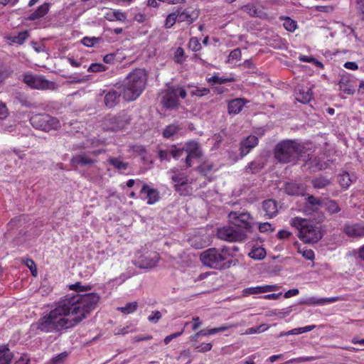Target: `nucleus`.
<instances>
[{"label":"nucleus","mask_w":364,"mask_h":364,"mask_svg":"<svg viewBox=\"0 0 364 364\" xmlns=\"http://www.w3.org/2000/svg\"><path fill=\"white\" fill-rule=\"evenodd\" d=\"M50 4L44 3L42 5L39 6L35 11L31 13L30 16L27 18L29 21H36L41 18L44 17L49 11Z\"/></svg>","instance_id":"a878e982"},{"label":"nucleus","mask_w":364,"mask_h":364,"mask_svg":"<svg viewBox=\"0 0 364 364\" xmlns=\"http://www.w3.org/2000/svg\"><path fill=\"white\" fill-rule=\"evenodd\" d=\"M291 311V307H287L286 309H284L282 310H274L271 311V313L269 314V316H277V317L282 318L285 316H288Z\"/></svg>","instance_id":"6e6d98bb"},{"label":"nucleus","mask_w":364,"mask_h":364,"mask_svg":"<svg viewBox=\"0 0 364 364\" xmlns=\"http://www.w3.org/2000/svg\"><path fill=\"white\" fill-rule=\"evenodd\" d=\"M213 168V165L208 162H203L199 167L198 170L200 173L207 175L209 173Z\"/></svg>","instance_id":"052dcab7"},{"label":"nucleus","mask_w":364,"mask_h":364,"mask_svg":"<svg viewBox=\"0 0 364 364\" xmlns=\"http://www.w3.org/2000/svg\"><path fill=\"white\" fill-rule=\"evenodd\" d=\"M29 37L28 31L20 32L16 36H11L8 37V39L13 43L22 45L26 39Z\"/></svg>","instance_id":"f704fd0d"},{"label":"nucleus","mask_w":364,"mask_h":364,"mask_svg":"<svg viewBox=\"0 0 364 364\" xmlns=\"http://www.w3.org/2000/svg\"><path fill=\"white\" fill-rule=\"evenodd\" d=\"M338 85L339 90L345 95H353L355 92V87L352 84L351 75L346 71H343L340 75Z\"/></svg>","instance_id":"f8f14e48"},{"label":"nucleus","mask_w":364,"mask_h":364,"mask_svg":"<svg viewBox=\"0 0 364 364\" xmlns=\"http://www.w3.org/2000/svg\"><path fill=\"white\" fill-rule=\"evenodd\" d=\"M138 304L136 301H133L126 304L124 306L117 307V310L124 314H129L136 311Z\"/></svg>","instance_id":"58836bf2"},{"label":"nucleus","mask_w":364,"mask_h":364,"mask_svg":"<svg viewBox=\"0 0 364 364\" xmlns=\"http://www.w3.org/2000/svg\"><path fill=\"white\" fill-rule=\"evenodd\" d=\"M300 304H306V305H318L322 306L321 299L317 298L316 296H311L306 298L304 301H301Z\"/></svg>","instance_id":"13d9d810"},{"label":"nucleus","mask_w":364,"mask_h":364,"mask_svg":"<svg viewBox=\"0 0 364 364\" xmlns=\"http://www.w3.org/2000/svg\"><path fill=\"white\" fill-rule=\"evenodd\" d=\"M262 209L265 213V215L269 218H273L278 213L277 205L273 200H264L262 203Z\"/></svg>","instance_id":"bb28decb"},{"label":"nucleus","mask_w":364,"mask_h":364,"mask_svg":"<svg viewBox=\"0 0 364 364\" xmlns=\"http://www.w3.org/2000/svg\"><path fill=\"white\" fill-rule=\"evenodd\" d=\"M23 82L31 88L37 90H47L52 83L42 75H34L31 73L23 75Z\"/></svg>","instance_id":"1a4fd4ad"},{"label":"nucleus","mask_w":364,"mask_h":364,"mask_svg":"<svg viewBox=\"0 0 364 364\" xmlns=\"http://www.w3.org/2000/svg\"><path fill=\"white\" fill-rule=\"evenodd\" d=\"M105 18L109 21L124 22L127 20V14L119 10H110L105 14Z\"/></svg>","instance_id":"cd10ccee"},{"label":"nucleus","mask_w":364,"mask_h":364,"mask_svg":"<svg viewBox=\"0 0 364 364\" xmlns=\"http://www.w3.org/2000/svg\"><path fill=\"white\" fill-rule=\"evenodd\" d=\"M13 357V353L6 346H0V364H10Z\"/></svg>","instance_id":"c756f323"},{"label":"nucleus","mask_w":364,"mask_h":364,"mask_svg":"<svg viewBox=\"0 0 364 364\" xmlns=\"http://www.w3.org/2000/svg\"><path fill=\"white\" fill-rule=\"evenodd\" d=\"M170 172L172 173L171 176V181L175 183V190L180 192L181 195H183V193L181 192V188L188 183V176L184 173H178L176 168L171 169ZM184 195L186 194L184 193Z\"/></svg>","instance_id":"2eb2a0df"},{"label":"nucleus","mask_w":364,"mask_h":364,"mask_svg":"<svg viewBox=\"0 0 364 364\" xmlns=\"http://www.w3.org/2000/svg\"><path fill=\"white\" fill-rule=\"evenodd\" d=\"M173 60L177 64H183L186 60L185 51L182 47H178L174 52Z\"/></svg>","instance_id":"a19ab883"},{"label":"nucleus","mask_w":364,"mask_h":364,"mask_svg":"<svg viewBox=\"0 0 364 364\" xmlns=\"http://www.w3.org/2000/svg\"><path fill=\"white\" fill-rule=\"evenodd\" d=\"M269 328V326L267 324H261L256 327L249 328L246 330V334H255L262 333L267 331Z\"/></svg>","instance_id":"5fc2aeb1"},{"label":"nucleus","mask_w":364,"mask_h":364,"mask_svg":"<svg viewBox=\"0 0 364 364\" xmlns=\"http://www.w3.org/2000/svg\"><path fill=\"white\" fill-rule=\"evenodd\" d=\"M188 46L193 52H198L202 49V46L197 37H191L188 41Z\"/></svg>","instance_id":"09e8293b"},{"label":"nucleus","mask_w":364,"mask_h":364,"mask_svg":"<svg viewBox=\"0 0 364 364\" xmlns=\"http://www.w3.org/2000/svg\"><path fill=\"white\" fill-rule=\"evenodd\" d=\"M102 127L106 131H116L121 129L122 124L117 116L107 115L102 122Z\"/></svg>","instance_id":"aec40b11"},{"label":"nucleus","mask_w":364,"mask_h":364,"mask_svg":"<svg viewBox=\"0 0 364 364\" xmlns=\"http://www.w3.org/2000/svg\"><path fill=\"white\" fill-rule=\"evenodd\" d=\"M304 146L296 140L284 139L274 149V158L282 164L296 161L304 152Z\"/></svg>","instance_id":"20e7f679"},{"label":"nucleus","mask_w":364,"mask_h":364,"mask_svg":"<svg viewBox=\"0 0 364 364\" xmlns=\"http://www.w3.org/2000/svg\"><path fill=\"white\" fill-rule=\"evenodd\" d=\"M291 225L293 228H314L311 225H309L307 220L299 217L292 219Z\"/></svg>","instance_id":"79ce46f5"},{"label":"nucleus","mask_w":364,"mask_h":364,"mask_svg":"<svg viewBox=\"0 0 364 364\" xmlns=\"http://www.w3.org/2000/svg\"><path fill=\"white\" fill-rule=\"evenodd\" d=\"M356 5L360 19L364 21V0H356Z\"/></svg>","instance_id":"774afa93"},{"label":"nucleus","mask_w":364,"mask_h":364,"mask_svg":"<svg viewBox=\"0 0 364 364\" xmlns=\"http://www.w3.org/2000/svg\"><path fill=\"white\" fill-rule=\"evenodd\" d=\"M16 100L22 105L26 107H34L30 98L23 93L18 92L16 95Z\"/></svg>","instance_id":"ea45409f"},{"label":"nucleus","mask_w":364,"mask_h":364,"mask_svg":"<svg viewBox=\"0 0 364 364\" xmlns=\"http://www.w3.org/2000/svg\"><path fill=\"white\" fill-rule=\"evenodd\" d=\"M259 142L256 136L250 135L240 142V151L241 157L245 156L255 148Z\"/></svg>","instance_id":"f3484780"},{"label":"nucleus","mask_w":364,"mask_h":364,"mask_svg":"<svg viewBox=\"0 0 364 364\" xmlns=\"http://www.w3.org/2000/svg\"><path fill=\"white\" fill-rule=\"evenodd\" d=\"M296 99L301 103H308L313 99V92L309 88L300 89L296 92Z\"/></svg>","instance_id":"c85d7f7f"},{"label":"nucleus","mask_w":364,"mask_h":364,"mask_svg":"<svg viewBox=\"0 0 364 364\" xmlns=\"http://www.w3.org/2000/svg\"><path fill=\"white\" fill-rule=\"evenodd\" d=\"M279 287L277 285H264L245 288L242 290V294L244 296H249L252 294H258L269 291H274L278 290Z\"/></svg>","instance_id":"6ab92c4d"},{"label":"nucleus","mask_w":364,"mask_h":364,"mask_svg":"<svg viewBox=\"0 0 364 364\" xmlns=\"http://www.w3.org/2000/svg\"><path fill=\"white\" fill-rule=\"evenodd\" d=\"M284 191L287 194L291 196H305L306 186L301 183L289 182L284 186Z\"/></svg>","instance_id":"a211bd4d"},{"label":"nucleus","mask_w":364,"mask_h":364,"mask_svg":"<svg viewBox=\"0 0 364 364\" xmlns=\"http://www.w3.org/2000/svg\"><path fill=\"white\" fill-rule=\"evenodd\" d=\"M101 41V38L97 37H84L81 42L86 47H93L96 44L99 43Z\"/></svg>","instance_id":"603ef678"},{"label":"nucleus","mask_w":364,"mask_h":364,"mask_svg":"<svg viewBox=\"0 0 364 364\" xmlns=\"http://www.w3.org/2000/svg\"><path fill=\"white\" fill-rule=\"evenodd\" d=\"M212 344L210 343H203L200 345L196 346L195 348L198 352L205 353L208 352L212 349Z\"/></svg>","instance_id":"69168bd1"},{"label":"nucleus","mask_w":364,"mask_h":364,"mask_svg":"<svg viewBox=\"0 0 364 364\" xmlns=\"http://www.w3.org/2000/svg\"><path fill=\"white\" fill-rule=\"evenodd\" d=\"M329 183V181L325 178H317L312 181L315 188H323Z\"/></svg>","instance_id":"4d7b16f0"},{"label":"nucleus","mask_w":364,"mask_h":364,"mask_svg":"<svg viewBox=\"0 0 364 364\" xmlns=\"http://www.w3.org/2000/svg\"><path fill=\"white\" fill-rule=\"evenodd\" d=\"M184 151L185 146L178 147L177 145L173 144L171 146L169 153L174 159L177 160L183 155Z\"/></svg>","instance_id":"c03bdc74"},{"label":"nucleus","mask_w":364,"mask_h":364,"mask_svg":"<svg viewBox=\"0 0 364 364\" xmlns=\"http://www.w3.org/2000/svg\"><path fill=\"white\" fill-rule=\"evenodd\" d=\"M237 247H227L222 248L211 247L202 252L200 260L202 264L211 269L222 270L229 269L233 264L232 259L238 252Z\"/></svg>","instance_id":"f03ea898"},{"label":"nucleus","mask_w":364,"mask_h":364,"mask_svg":"<svg viewBox=\"0 0 364 364\" xmlns=\"http://www.w3.org/2000/svg\"><path fill=\"white\" fill-rule=\"evenodd\" d=\"M30 123L35 129L45 132L56 130L60 127V123L57 118L45 113L32 115Z\"/></svg>","instance_id":"0eeeda50"},{"label":"nucleus","mask_w":364,"mask_h":364,"mask_svg":"<svg viewBox=\"0 0 364 364\" xmlns=\"http://www.w3.org/2000/svg\"><path fill=\"white\" fill-rule=\"evenodd\" d=\"M249 257L254 259H262L266 255V251L263 247H254L248 254Z\"/></svg>","instance_id":"4c0bfd02"},{"label":"nucleus","mask_w":364,"mask_h":364,"mask_svg":"<svg viewBox=\"0 0 364 364\" xmlns=\"http://www.w3.org/2000/svg\"><path fill=\"white\" fill-rule=\"evenodd\" d=\"M210 93V90L207 87H197L195 90L191 92V96H197L202 97L206 96Z\"/></svg>","instance_id":"864d4df0"},{"label":"nucleus","mask_w":364,"mask_h":364,"mask_svg":"<svg viewBox=\"0 0 364 364\" xmlns=\"http://www.w3.org/2000/svg\"><path fill=\"white\" fill-rule=\"evenodd\" d=\"M188 243L195 249H203L211 242L209 235L200 232H196L187 238Z\"/></svg>","instance_id":"9d476101"},{"label":"nucleus","mask_w":364,"mask_h":364,"mask_svg":"<svg viewBox=\"0 0 364 364\" xmlns=\"http://www.w3.org/2000/svg\"><path fill=\"white\" fill-rule=\"evenodd\" d=\"M178 22H185L190 25L198 18V11L191 8H186L182 11L176 10Z\"/></svg>","instance_id":"dca6fc26"},{"label":"nucleus","mask_w":364,"mask_h":364,"mask_svg":"<svg viewBox=\"0 0 364 364\" xmlns=\"http://www.w3.org/2000/svg\"><path fill=\"white\" fill-rule=\"evenodd\" d=\"M22 262L30 269L32 275L36 277L38 270L35 262L31 258H23Z\"/></svg>","instance_id":"a18cd8bd"},{"label":"nucleus","mask_w":364,"mask_h":364,"mask_svg":"<svg viewBox=\"0 0 364 364\" xmlns=\"http://www.w3.org/2000/svg\"><path fill=\"white\" fill-rule=\"evenodd\" d=\"M298 237L305 243L317 242L323 236L321 229H298Z\"/></svg>","instance_id":"9b49d317"},{"label":"nucleus","mask_w":364,"mask_h":364,"mask_svg":"<svg viewBox=\"0 0 364 364\" xmlns=\"http://www.w3.org/2000/svg\"><path fill=\"white\" fill-rule=\"evenodd\" d=\"M141 194H146L147 199V203L152 205L156 203L159 200V193L156 189L151 188L148 184H144Z\"/></svg>","instance_id":"4be33fe9"},{"label":"nucleus","mask_w":364,"mask_h":364,"mask_svg":"<svg viewBox=\"0 0 364 364\" xmlns=\"http://www.w3.org/2000/svg\"><path fill=\"white\" fill-rule=\"evenodd\" d=\"M228 221L235 228H263V225L270 224L268 223L256 222L254 218L247 212L232 211L228 214Z\"/></svg>","instance_id":"39448f33"},{"label":"nucleus","mask_w":364,"mask_h":364,"mask_svg":"<svg viewBox=\"0 0 364 364\" xmlns=\"http://www.w3.org/2000/svg\"><path fill=\"white\" fill-rule=\"evenodd\" d=\"M323 206L330 214H335L341 210V208L336 200L331 199H324L323 201Z\"/></svg>","instance_id":"72a5a7b5"},{"label":"nucleus","mask_w":364,"mask_h":364,"mask_svg":"<svg viewBox=\"0 0 364 364\" xmlns=\"http://www.w3.org/2000/svg\"><path fill=\"white\" fill-rule=\"evenodd\" d=\"M323 201L313 195H308L304 204V212L306 215H312L317 213L319 208L323 206Z\"/></svg>","instance_id":"4468645a"},{"label":"nucleus","mask_w":364,"mask_h":364,"mask_svg":"<svg viewBox=\"0 0 364 364\" xmlns=\"http://www.w3.org/2000/svg\"><path fill=\"white\" fill-rule=\"evenodd\" d=\"M68 353L66 352L61 353L56 356L53 357L50 360V364H61L67 358Z\"/></svg>","instance_id":"680f3d73"},{"label":"nucleus","mask_w":364,"mask_h":364,"mask_svg":"<svg viewBox=\"0 0 364 364\" xmlns=\"http://www.w3.org/2000/svg\"><path fill=\"white\" fill-rule=\"evenodd\" d=\"M178 96L185 99L187 96L186 90L181 86H170L164 92L161 103L167 109H177L180 105Z\"/></svg>","instance_id":"423d86ee"},{"label":"nucleus","mask_w":364,"mask_h":364,"mask_svg":"<svg viewBox=\"0 0 364 364\" xmlns=\"http://www.w3.org/2000/svg\"><path fill=\"white\" fill-rule=\"evenodd\" d=\"M70 289L75 291L77 292L85 291L90 289V286H82L80 282H76L74 284L70 285Z\"/></svg>","instance_id":"0e129e2a"},{"label":"nucleus","mask_w":364,"mask_h":364,"mask_svg":"<svg viewBox=\"0 0 364 364\" xmlns=\"http://www.w3.org/2000/svg\"><path fill=\"white\" fill-rule=\"evenodd\" d=\"M216 235L218 239L229 242H240L247 238L243 229H217Z\"/></svg>","instance_id":"6e6552de"},{"label":"nucleus","mask_w":364,"mask_h":364,"mask_svg":"<svg viewBox=\"0 0 364 364\" xmlns=\"http://www.w3.org/2000/svg\"><path fill=\"white\" fill-rule=\"evenodd\" d=\"M121 95L122 92L119 93L114 90L109 91L107 93H106L104 97L105 106L109 108L115 107L117 104H119Z\"/></svg>","instance_id":"b1692460"},{"label":"nucleus","mask_w":364,"mask_h":364,"mask_svg":"<svg viewBox=\"0 0 364 364\" xmlns=\"http://www.w3.org/2000/svg\"><path fill=\"white\" fill-rule=\"evenodd\" d=\"M30 220L31 218L28 215L22 214L11 219L9 225L11 228L26 226Z\"/></svg>","instance_id":"7c9ffc66"},{"label":"nucleus","mask_w":364,"mask_h":364,"mask_svg":"<svg viewBox=\"0 0 364 364\" xmlns=\"http://www.w3.org/2000/svg\"><path fill=\"white\" fill-rule=\"evenodd\" d=\"M95 159H92L89 155H87L85 153L77 154L71 159V164L73 165H92L95 164Z\"/></svg>","instance_id":"393cba45"},{"label":"nucleus","mask_w":364,"mask_h":364,"mask_svg":"<svg viewBox=\"0 0 364 364\" xmlns=\"http://www.w3.org/2000/svg\"><path fill=\"white\" fill-rule=\"evenodd\" d=\"M207 81L208 82H213L214 84L222 85V84H225L226 82H232L233 79L220 77L217 75H213L210 77L208 78Z\"/></svg>","instance_id":"de8ad7c7"},{"label":"nucleus","mask_w":364,"mask_h":364,"mask_svg":"<svg viewBox=\"0 0 364 364\" xmlns=\"http://www.w3.org/2000/svg\"><path fill=\"white\" fill-rule=\"evenodd\" d=\"M181 129L178 124H171L165 127L162 132V136L166 139H170L176 135Z\"/></svg>","instance_id":"473e14b6"},{"label":"nucleus","mask_w":364,"mask_h":364,"mask_svg":"<svg viewBox=\"0 0 364 364\" xmlns=\"http://www.w3.org/2000/svg\"><path fill=\"white\" fill-rule=\"evenodd\" d=\"M131 150L140 156H144L146 154V149L144 146L135 144L131 146Z\"/></svg>","instance_id":"338daca9"},{"label":"nucleus","mask_w":364,"mask_h":364,"mask_svg":"<svg viewBox=\"0 0 364 364\" xmlns=\"http://www.w3.org/2000/svg\"><path fill=\"white\" fill-rule=\"evenodd\" d=\"M184 146L185 151L189 156L196 159H199L202 156V151L200 150V145L196 141H188L186 142Z\"/></svg>","instance_id":"5701e85b"},{"label":"nucleus","mask_w":364,"mask_h":364,"mask_svg":"<svg viewBox=\"0 0 364 364\" xmlns=\"http://www.w3.org/2000/svg\"><path fill=\"white\" fill-rule=\"evenodd\" d=\"M162 312L160 311H151V314L148 316V321L152 323H156L162 318Z\"/></svg>","instance_id":"bf43d9fd"},{"label":"nucleus","mask_w":364,"mask_h":364,"mask_svg":"<svg viewBox=\"0 0 364 364\" xmlns=\"http://www.w3.org/2000/svg\"><path fill=\"white\" fill-rule=\"evenodd\" d=\"M106 70H107L106 66L102 63H92L88 68V71L92 72V73L103 72V71H105Z\"/></svg>","instance_id":"e2e57ef3"},{"label":"nucleus","mask_w":364,"mask_h":364,"mask_svg":"<svg viewBox=\"0 0 364 364\" xmlns=\"http://www.w3.org/2000/svg\"><path fill=\"white\" fill-rule=\"evenodd\" d=\"M315 328H316L315 325H311V326H306L304 327L296 328H294L289 331H287L286 334H289V335L301 334L303 333L311 331L314 330Z\"/></svg>","instance_id":"49530a36"},{"label":"nucleus","mask_w":364,"mask_h":364,"mask_svg":"<svg viewBox=\"0 0 364 364\" xmlns=\"http://www.w3.org/2000/svg\"><path fill=\"white\" fill-rule=\"evenodd\" d=\"M249 101L245 98H235L228 103V110L230 114H239Z\"/></svg>","instance_id":"412c9836"},{"label":"nucleus","mask_w":364,"mask_h":364,"mask_svg":"<svg viewBox=\"0 0 364 364\" xmlns=\"http://www.w3.org/2000/svg\"><path fill=\"white\" fill-rule=\"evenodd\" d=\"M107 162L119 171H125L129 166V164L122 161L119 157H109Z\"/></svg>","instance_id":"2f4dec72"},{"label":"nucleus","mask_w":364,"mask_h":364,"mask_svg":"<svg viewBox=\"0 0 364 364\" xmlns=\"http://www.w3.org/2000/svg\"><path fill=\"white\" fill-rule=\"evenodd\" d=\"M160 257L156 252H146L139 258V267L141 268H152L156 266Z\"/></svg>","instance_id":"ddd939ff"},{"label":"nucleus","mask_w":364,"mask_h":364,"mask_svg":"<svg viewBox=\"0 0 364 364\" xmlns=\"http://www.w3.org/2000/svg\"><path fill=\"white\" fill-rule=\"evenodd\" d=\"M346 234L353 239L364 237V229H344Z\"/></svg>","instance_id":"37998d69"},{"label":"nucleus","mask_w":364,"mask_h":364,"mask_svg":"<svg viewBox=\"0 0 364 364\" xmlns=\"http://www.w3.org/2000/svg\"><path fill=\"white\" fill-rule=\"evenodd\" d=\"M178 16L176 11L168 14L165 20L164 27L171 28L178 21Z\"/></svg>","instance_id":"8fccbe9b"},{"label":"nucleus","mask_w":364,"mask_h":364,"mask_svg":"<svg viewBox=\"0 0 364 364\" xmlns=\"http://www.w3.org/2000/svg\"><path fill=\"white\" fill-rule=\"evenodd\" d=\"M354 181L355 178L353 179L348 172H343L338 176L339 184L345 189H347Z\"/></svg>","instance_id":"c9c22d12"},{"label":"nucleus","mask_w":364,"mask_h":364,"mask_svg":"<svg viewBox=\"0 0 364 364\" xmlns=\"http://www.w3.org/2000/svg\"><path fill=\"white\" fill-rule=\"evenodd\" d=\"M283 26L287 31L294 32L297 27V23L296 21H294L291 18L285 17L284 18Z\"/></svg>","instance_id":"3c124183"},{"label":"nucleus","mask_w":364,"mask_h":364,"mask_svg":"<svg viewBox=\"0 0 364 364\" xmlns=\"http://www.w3.org/2000/svg\"><path fill=\"white\" fill-rule=\"evenodd\" d=\"M245 8L247 13L252 16L263 18L264 16H266V14L260 8L255 5L247 4L245 6Z\"/></svg>","instance_id":"e433bc0d"},{"label":"nucleus","mask_w":364,"mask_h":364,"mask_svg":"<svg viewBox=\"0 0 364 364\" xmlns=\"http://www.w3.org/2000/svg\"><path fill=\"white\" fill-rule=\"evenodd\" d=\"M97 294L67 295L55 302L51 310L31 325L35 333H60L73 328L95 309L100 301Z\"/></svg>","instance_id":"f257e3e1"},{"label":"nucleus","mask_w":364,"mask_h":364,"mask_svg":"<svg viewBox=\"0 0 364 364\" xmlns=\"http://www.w3.org/2000/svg\"><path fill=\"white\" fill-rule=\"evenodd\" d=\"M148 73L144 68H136L129 73L122 90V96L127 102L139 98L146 89Z\"/></svg>","instance_id":"7ed1b4c3"}]
</instances>
